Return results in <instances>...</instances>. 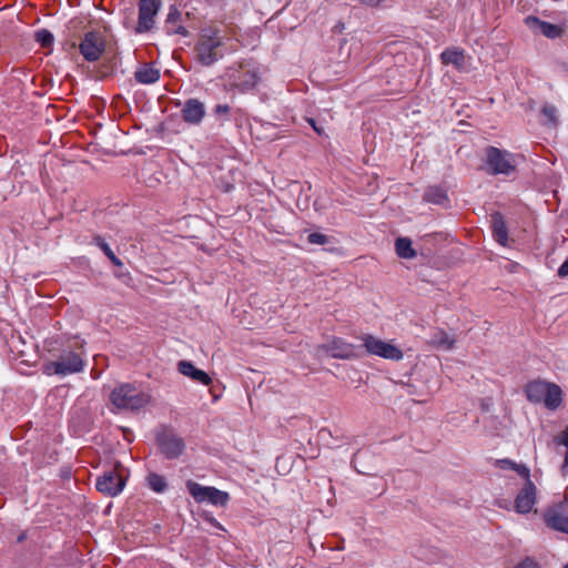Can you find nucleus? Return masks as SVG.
I'll list each match as a JSON object with an SVG mask.
<instances>
[{
  "instance_id": "nucleus-45",
  "label": "nucleus",
  "mask_w": 568,
  "mask_h": 568,
  "mask_svg": "<svg viewBox=\"0 0 568 568\" xmlns=\"http://www.w3.org/2000/svg\"><path fill=\"white\" fill-rule=\"evenodd\" d=\"M181 446H182V440L180 439V448H179V452H180V453L182 452Z\"/></svg>"
},
{
  "instance_id": "nucleus-24",
  "label": "nucleus",
  "mask_w": 568,
  "mask_h": 568,
  "mask_svg": "<svg viewBox=\"0 0 568 568\" xmlns=\"http://www.w3.org/2000/svg\"><path fill=\"white\" fill-rule=\"evenodd\" d=\"M396 254L402 258H414L416 251L412 246V241L408 237H398L395 242Z\"/></svg>"
},
{
  "instance_id": "nucleus-14",
  "label": "nucleus",
  "mask_w": 568,
  "mask_h": 568,
  "mask_svg": "<svg viewBox=\"0 0 568 568\" xmlns=\"http://www.w3.org/2000/svg\"><path fill=\"white\" fill-rule=\"evenodd\" d=\"M182 118L189 124H199L205 115L204 104L197 99H190L184 103Z\"/></svg>"
},
{
  "instance_id": "nucleus-29",
  "label": "nucleus",
  "mask_w": 568,
  "mask_h": 568,
  "mask_svg": "<svg viewBox=\"0 0 568 568\" xmlns=\"http://www.w3.org/2000/svg\"><path fill=\"white\" fill-rule=\"evenodd\" d=\"M36 40L42 48H49L53 43L54 38L49 30L41 29L36 32Z\"/></svg>"
},
{
  "instance_id": "nucleus-23",
  "label": "nucleus",
  "mask_w": 568,
  "mask_h": 568,
  "mask_svg": "<svg viewBox=\"0 0 568 568\" xmlns=\"http://www.w3.org/2000/svg\"><path fill=\"white\" fill-rule=\"evenodd\" d=\"M423 199L426 202L438 205H444L448 201L447 192L440 186H429L425 191Z\"/></svg>"
},
{
  "instance_id": "nucleus-37",
  "label": "nucleus",
  "mask_w": 568,
  "mask_h": 568,
  "mask_svg": "<svg viewBox=\"0 0 568 568\" xmlns=\"http://www.w3.org/2000/svg\"><path fill=\"white\" fill-rule=\"evenodd\" d=\"M205 519L207 521H210L213 526H215L216 528L221 529V530H224V528L222 527V525L220 523H217L213 517H209L206 516Z\"/></svg>"
},
{
  "instance_id": "nucleus-31",
  "label": "nucleus",
  "mask_w": 568,
  "mask_h": 568,
  "mask_svg": "<svg viewBox=\"0 0 568 568\" xmlns=\"http://www.w3.org/2000/svg\"><path fill=\"white\" fill-rule=\"evenodd\" d=\"M307 241L311 244L324 245L328 243V236L322 233L314 232L307 236Z\"/></svg>"
},
{
  "instance_id": "nucleus-17",
  "label": "nucleus",
  "mask_w": 568,
  "mask_h": 568,
  "mask_svg": "<svg viewBox=\"0 0 568 568\" xmlns=\"http://www.w3.org/2000/svg\"><path fill=\"white\" fill-rule=\"evenodd\" d=\"M490 224L494 239L503 246L508 243V229L504 215L500 212H494L490 216Z\"/></svg>"
},
{
  "instance_id": "nucleus-21",
  "label": "nucleus",
  "mask_w": 568,
  "mask_h": 568,
  "mask_svg": "<svg viewBox=\"0 0 568 568\" xmlns=\"http://www.w3.org/2000/svg\"><path fill=\"white\" fill-rule=\"evenodd\" d=\"M561 396H562L561 388L554 383H549L548 390L545 394L542 403L545 404V406L548 409H551V410L557 409L562 402Z\"/></svg>"
},
{
  "instance_id": "nucleus-25",
  "label": "nucleus",
  "mask_w": 568,
  "mask_h": 568,
  "mask_svg": "<svg viewBox=\"0 0 568 568\" xmlns=\"http://www.w3.org/2000/svg\"><path fill=\"white\" fill-rule=\"evenodd\" d=\"M497 466L501 469H513L515 470L519 476L523 478H528L530 476L529 468L524 464H517L513 462L511 459L505 458V459H498L496 462Z\"/></svg>"
},
{
  "instance_id": "nucleus-15",
  "label": "nucleus",
  "mask_w": 568,
  "mask_h": 568,
  "mask_svg": "<svg viewBox=\"0 0 568 568\" xmlns=\"http://www.w3.org/2000/svg\"><path fill=\"white\" fill-rule=\"evenodd\" d=\"M323 348L334 358L348 359L355 356L354 346L337 337L323 345Z\"/></svg>"
},
{
  "instance_id": "nucleus-11",
  "label": "nucleus",
  "mask_w": 568,
  "mask_h": 568,
  "mask_svg": "<svg viewBox=\"0 0 568 568\" xmlns=\"http://www.w3.org/2000/svg\"><path fill=\"white\" fill-rule=\"evenodd\" d=\"M525 479L526 481L515 499V509L519 514H528L536 504V486L529 477Z\"/></svg>"
},
{
  "instance_id": "nucleus-8",
  "label": "nucleus",
  "mask_w": 568,
  "mask_h": 568,
  "mask_svg": "<svg viewBox=\"0 0 568 568\" xmlns=\"http://www.w3.org/2000/svg\"><path fill=\"white\" fill-rule=\"evenodd\" d=\"M363 341L366 351L372 355L396 362L403 358V352L392 343L384 342L373 335H365Z\"/></svg>"
},
{
  "instance_id": "nucleus-39",
  "label": "nucleus",
  "mask_w": 568,
  "mask_h": 568,
  "mask_svg": "<svg viewBox=\"0 0 568 568\" xmlns=\"http://www.w3.org/2000/svg\"><path fill=\"white\" fill-rule=\"evenodd\" d=\"M174 16H175V8H174V6H172L171 7V12L169 13V17H168V22L169 23L172 22L175 19Z\"/></svg>"
},
{
  "instance_id": "nucleus-36",
  "label": "nucleus",
  "mask_w": 568,
  "mask_h": 568,
  "mask_svg": "<svg viewBox=\"0 0 568 568\" xmlns=\"http://www.w3.org/2000/svg\"><path fill=\"white\" fill-rule=\"evenodd\" d=\"M308 122H310V124L312 125V128L314 129V131H315L317 134H320V135L324 134V129H323V126H318V125L316 124V122H315L313 119H310V120H308Z\"/></svg>"
},
{
  "instance_id": "nucleus-1",
  "label": "nucleus",
  "mask_w": 568,
  "mask_h": 568,
  "mask_svg": "<svg viewBox=\"0 0 568 568\" xmlns=\"http://www.w3.org/2000/svg\"><path fill=\"white\" fill-rule=\"evenodd\" d=\"M110 403L116 410H139L151 402V395L136 386L124 383L120 384L110 393Z\"/></svg>"
},
{
  "instance_id": "nucleus-12",
  "label": "nucleus",
  "mask_w": 568,
  "mask_h": 568,
  "mask_svg": "<svg viewBox=\"0 0 568 568\" xmlns=\"http://www.w3.org/2000/svg\"><path fill=\"white\" fill-rule=\"evenodd\" d=\"M526 26L534 32H539L548 39H557L562 37L564 29L557 24H552L547 21H542L535 16H528L525 18Z\"/></svg>"
},
{
  "instance_id": "nucleus-5",
  "label": "nucleus",
  "mask_w": 568,
  "mask_h": 568,
  "mask_svg": "<svg viewBox=\"0 0 568 568\" xmlns=\"http://www.w3.org/2000/svg\"><path fill=\"white\" fill-rule=\"evenodd\" d=\"M485 163L487 172L493 175L505 174L509 175L515 171V162L513 154L508 151L500 150L495 146H488L485 150Z\"/></svg>"
},
{
  "instance_id": "nucleus-6",
  "label": "nucleus",
  "mask_w": 568,
  "mask_h": 568,
  "mask_svg": "<svg viewBox=\"0 0 568 568\" xmlns=\"http://www.w3.org/2000/svg\"><path fill=\"white\" fill-rule=\"evenodd\" d=\"M186 488L196 503L207 501L214 506L224 507L230 500V495L226 491L215 487L202 486L192 480L186 481Z\"/></svg>"
},
{
  "instance_id": "nucleus-44",
  "label": "nucleus",
  "mask_w": 568,
  "mask_h": 568,
  "mask_svg": "<svg viewBox=\"0 0 568 568\" xmlns=\"http://www.w3.org/2000/svg\"><path fill=\"white\" fill-rule=\"evenodd\" d=\"M172 57H173L174 59H178V50H173V52H172Z\"/></svg>"
},
{
  "instance_id": "nucleus-30",
  "label": "nucleus",
  "mask_w": 568,
  "mask_h": 568,
  "mask_svg": "<svg viewBox=\"0 0 568 568\" xmlns=\"http://www.w3.org/2000/svg\"><path fill=\"white\" fill-rule=\"evenodd\" d=\"M541 114L547 119L548 124L557 125V109L554 105H544Z\"/></svg>"
},
{
  "instance_id": "nucleus-33",
  "label": "nucleus",
  "mask_w": 568,
  "mask_h": 568,
  "mask_svg": "<svg viewBox=\"0 0 568 568\" xmlns=\"http://www.w3.org/2000/svg\"><path fill=\"white\" fill-rule=\"evenodd\" d=\"M554 442L557 445H562L568 448V426L560 434L554 437Z\"/></svg>"
},
{
  "instance_id": "nucleus-27",
  "label": "nucleus",
  "mask_w": 568,
  "mask_h": 568,
  "mask_svg": "<svg viewBox=\"0 0 568 568\" xmlns=\"http://www.w3.org/2000/svg\"><path fill=\"white\" fill-rule=\"evenodd\" d=\"M94 242L114 265H116V266L123 265L122 261L115 256V254L113 253V251L111 250L109 244L105 243L100 235L94 236Z\"/></svg>"
},
{
  "instance_id": "nucleus-26",
  "label": "nucleus",
  "mask_w": 568,
  "mask_h": 568,
  "mask_svg": "<svg viewBox=\"0 0 568 568\" xmlns=\"http://www.w3.org/2000/svg\"><path fill=\"white\" fill-rule=\"evenodd\" d=\"M149 487L155 493H164L168 488V481L165 477L156 474L150 473L146 477Z\"/></svg>"
},
{
  "instance_id": "nucleus-10",
  "label": "nucleus",
  "mask_w": 568,
  "mask_h": 568,
  "mask_svg": "<svg viewBox=\"0 0 568 568\" xmlns=\"http://www.w3.org/2000/svg\"><path fill=\"white\" fill-rule=\"evenodd\" d=\"M547 527L568 534V500L548 508L544 514Z\"/></svg>"
},
{
  "instance_id": "nucleus-2",
  "label": "nucleus",
  "mask_w": 568,
  "mask_h": 568,
  "mask_svg": "<svg viewBox=\"0 0 568 568\" xmlns=\"http://www.w3.org/2000/svg\"><path fill=\"white\" fill-rule=\"evenodd\" d=\"M222 47V38L220 30L213 27L202 30L199 43L196 45V54L199 61L204 65H211L223 57L220 51Z\"/></svg>"
},
{
  "instance_id": "nucleus-42",
  "label": "nucleus",
  "mask_w": 568,
  "mask_h": 568,
  "mask_svg": "<svg viewBox=\"0 0 568 568\" xmlns=\"http://www.w3.org/2000/svg\"><path fill=\"white\" fill-rule=\"evenodd\" d=\"M179 31L180 36L186 37L189 34L187 30L182 26H180Z\"/></svg>"
},
{
  "instance_id": "nucleus-7",
  "label": "nucleus",
  "mask_w": 568,
  "mask_h": 568,
  "mask_svg": "<svg viewBox=\"0 0 568 568\" xmlns=\"http://www.w3.org/2000/svg\"><path fill=\"white\" fill-rule=\"evenodd\" d=\"M79 50L87 61L99 60L105 50L104 37L99 31L87 32L79 44Z\"/></svg>"
},
{
  "instance_id": "nucleus-34",
  "label": "nucleus",
  "mask_w": 568,
  "mask_h": 568,
  "mask_svg": "<svg viewBox=\"0 0 568 568\" xmlns=\"http://www.w3.org/2000/svg\"><path fill=\"white\" fill-rule=\"evenodd\" d=\"M230 111V106L227 104H217L214 109L216 114H227Z\"/></svg>"
},
{
  "instance_id": "nucleus-32",
  "label": "nucleus",
  "mask_w": 568,
  "mask_h": 568,
  "mask_svg": "<svg viewBox=\"0 0 568 568\" xmlns=\"http://www.w3.org/2000/svg\"><path fill=\"white\" fill-rule=\"evenodd\" d=\"M514 568H540L539 564L531 557H526L519 561Z\"/></svg>"
},
{
  "instance_id": "nucleus-43",
  "label": "nucleus",
  "mask_w": 568,
  "mask_h": 568,
  "mask_svg": "<svg viewBox=\"0 0 568 568\" xmlns=\"http://www.w3.org/2000/svg\"><path fill=\"white\" fill-rule=\"evenodd\" d=\"M26 538H27V532H26V531H23V532H21V534L19 535V537H18L17 541H18V542H22Z\"/></svg>"
},
{
  "instance_id": "nucleus-40",
  "label": "nucleus",
  "mask_w": 568,
  "mask_h": 568,
  "mask_svg": "<svg viewBox=\"0 0 568 568\" xmlns=\"http://www.w3.org/2000/svg\"><path fill=\"white\" fill-rule=\"evenodd\" d=\"M318 435L324 438L326 435L331 436V432L327 428H322L318 433Z\"/></svg>"
},
{
  "instance_id": "nucleus-19",
  "label": "nucleus",
  "mask_w": 568,
  "mask_h": 568,
  "mask_svg": "<svg viewBox=\"0 0 568 568\" xmlns=\"http://www.w3.org/2000/svg\"><path fill=\"white\" fill-rule=\"evenodd\" d=\"M549 383L544 381H532L525 387L527 399L531 403H542L545 394L548 390Z\"/></svg>"
},
{
  "instance_id": "nucleus-46",
  "label": "nucleus",
  "mask_w": 568,
  "mask_h": 568,
  "mask_svg": "<svg viewBox=\"0 0 568 568\" xmlns=\"http://www.w3.org/2000/svg\"><path fill=\"white\" fill-rule=\"evenodd\" d=\"M564 568H568V564H566V565L564 566Z\"/></svg>"
},
{
  "instance_id": "nucleus-22",
  "label": "nucleus",
  "mask_w": 568,
  "mask_h": 568,
  "mask_svg": "<svg viewBox=\"0 0 568 568\" xmlns=\"http://www.w3.org/2000/svg\"><path fill=\"white\" fill-rule=\"evenodd\" d=\"M440 59L444 64H453L458 70L465 67V55L462 50L446 49L442 52Z\"/></svg>"
},
{
  "instance_id": "nucleus-13",
  "label": "nucleus",
  "mask_w": 568,
  "mask_h": 568,
  "mask_svg": "<svg viewBox=\"0 0 568 568\" xmlns=\"http://www.w3.org/2000/svg\"><path fill=\"white\" fill-rule=\"evenodd\" d=\"M258 80L257 73L253 70H235L230 73L231 84L241 92L253 89L258 83Z\"/></svg>"
},
{
  "instance_id": "nucleus-3",
  "label": "nucleus",
  "mask_w": 568,
  "mask_h": 568,
  "mask_svg": "<svg viewBox=\"0 0 568 568\" xmlns=\"http://www.w3.org/2000/svg\"><path fill=\"white\" fill-rule=\"evenodd\" d=\"M84 363L82 356L71 349H64L57 361L44 365V373L67 376L82 372Z\"/></svg>"
},
{
  "instance_id": "nucleus-28",
  "label": "nucleus",
  "mask_w": 568,
  "mask_h": 568,
  "mask_svg": "<svg viewBox=\"0 0 568 568\" xmlns=\"http://www.w3.org/2000/svg\"><path fill=\"white\" fill-rule=\"evenodd\" d=\"M432 343L443 349L449 351L454 347V341L448 337L444 332H438L434 335Z\"/></svg>"
},
{
  "instance_id": "nucleus-4",
  "label": "nucleus",
  "mask_w": 568,
  "mask_h": 568,
  "mask_svg": "<svg viewBox=\"0 0 568 568\" xmlns=\"http://www.w3.org/2000/svg\"><path fill=\"white\" fill-rule=\"evenodd\" d=\"M125 473L126 469L120 463H116L113 469L104 471L102 476L98 477L97 489L109 497L119 495L126 483Z\"/></svg>"
},
{
  "instance_id": "nucleus-16",
  "label": "nucleus",
  "mask_w": 568,
  "mask_h": 568,
  "mask_svg": "<svg viewBox=\"0 0 568 568\" xmlns=\"http://www.w3.org/2000/svg\"><path fill=\"white\" fill-rule=\"evenodd\" d=\"M158 445L163 455L166 458H175L178 456V440L174 434L162 430L156 436Z\"/></svg>"
},
{
  "instance_id": "nucleus-38",
  "label": "nucleus",
  "mask_w": 568,
  "mask_h": 568,
  "mask_svg": "<svg viewBox=\"0 0 568 568\" xmlns=\"http://www.w3.org/2000/svg\"><path fill=\"white\" fill-rule=\"evenodd\" d=\"M362 457V454L361 453H356L353 457V460L352 463L354 464V467L357 468V464L359 463V459Z\"/></svg>"
},
{
  "instance_id": "nucleus-41",
  "label": "nucleus",
  "mask_w": 568,
  "mask_h": 568,
  "mask_svg": "<svg viewBox=\"0 0 568 568\" xmlns=\"http://www.w3.org/2000/svg\"><path fill=\"white\" fill-rule=\"evenodd\" d=\"M567 468H568V448L565 454V459H564V465H562V469H567Z\"/></svg>"
},
{
  "instance_id": "nucleus-18",
  "label": "nucleus",
  "mask_w": 568,
  "mask_h": 568,
  "mask_svg": "<svg viewBox=\"0 0 568 568\" xmlns=\"http://www.w3.org/2000/svg\"><path fill=\"white\" fill-rule=\"evenodd\" d=\"M180 374L203 385H210L212 383V378L204 371L196 368L189 361H180Z\"/></svg>"
},
{
  "instance_id": "nucleus-9",
  "label": "nucleus",
  "mask_w": 568,
  "mask_h": 568,
  "mask_svg": "<svg viewBox=\"0 0 568 568\" xmlns=\"http://www.w3.org/2000/svg\"><path fill=\"white\" fill-rule=\"evenodd\" d=\"M161 0H140L139 20L135 31L143 33L150 31L154 26V18L160 9Z\"/></svg>"
},
{
  "instance_id": "nucleus-35",
  "label": "nucleus",
  "mask_w": 568,
  "mask_h": 568,
  "mask_svg": "<svg viewBox=\"0 0 568 568\" xmlns=\"http://www.w3.org/2000/svg\"><path fill=\"white\" fill-rule=\"evenodd\" d=\"M558 276L566 277L568 276V258L561 264L558 270Z\"/></svg>"
},
{
  "instance_id": "nucleus-20",
  "label": "nucleus",
  "mask_w": 568,
  "mask_h": 568,
  "mask_svg": "<svg viewBox=\"0 0 568 568\" xmlns=\"http://www.w3.org/2000/svg\"><path fill=\"white\" fill-rule=\"evenodd\" d=\"M134 78L141 84H152L159 80L160 72L149 64H143L135 71Z\"/></svg>"
}]
</instances>
